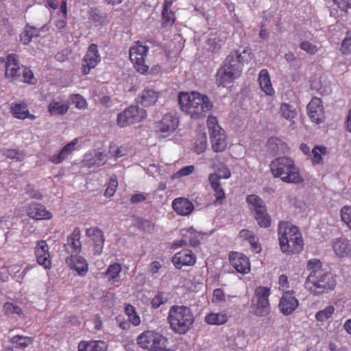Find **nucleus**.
I'll return each instance as SVG.
<instances>
[{
	"mask_svg": "<svg viewBox=\"0 0 351 351\" xmlns=\"http://www.w3.org/2000/svg\"><path fill=\"white\" fill-rule=\"evenodd\" d=\"M250 52L243 49L242 52L232 51L225 59L223 66L217 73V83L218 86H226V83L232 82L239 77L241 73L242 67L247 62Z\"/></svg>",
	"mask_w": 351,
	"mask_h": 351,
	"instance_id": "f257e3e1",
	"label": "nucleus"
},
{
	"mask_svg": "<svg viewBox=\"0 0 351 351\" xmlns=\"http://www.w3.org/2000/svg\"><path fill=\"white\" fill-rule=\"evenodd\" d=\"M178 104L180 108L194 119L205 117L206 113L213 108L208 97L197 92H191L190 94L180 93Z\"/></svg>",
	"mask_w": 351,
	"mask_h": 351,
	"instance_id": "f03ea898",
	"label": "nucleus"
},
{
	"mask_svg": "<svg viewBox=\"0 0 351 351\" xmlns=\"http://www.w3.org/2000/svg\"><path fill=\"white\" fill-rule=\"evenodd\" d=\"M167 321L174 332L184 335L193 328L195 317L189 307L173 305L169 308Z\"/></svg>",
	"mask_w": 351,
	"mask_h": 351,
	"instance_id": "7ed1b4c3",
	"label": "nucleus"
},
{
	"mask_svg": "<svg viewBox=\"0 0 351 351\" xmlns=\"http://www.w3.org/2000/svg\"><path fill=\"white\" fill-rule=\"evenodd\" d=\"M336 280L333 274L326 271L312 279H306L304 287L311 294L318 295L333 290L336 287Z\"/></svg>",
	"mask_w": 351,
	"mask_h": 351,
	"instance_id": "20e7f679",
	"label": "nucleus"
},
{
	"mask_svg": "<svg viewBox=\"0 0 351 351\" xmlns=\"http://www.w3.org/2000/svg\"><path fill=\"white\" fill-rule=\"evenodd\" d=\"M247 202L254 210V218L258 225L261 228H268L271 225V218L267 212L263 200L256 195H250L246 198Z\"/></svg>",
	"mask_w": 351,
	"mask_h": 351,
	"instance_id": "39448f33",
	"label": "nucleus"
},
{
	"mask_svg": "<svg viewBox=\"0 0 351 351\" xmlns=\"http://www.w3.org/2000/svg\"><path fill=\"white\" fill-rule=\"evenodd\" d=\"M137 343L143 348L148 350L161 348L165 346L167 339L163 335L154 331L147 330L140 335Z\"/></svg>",
	"mask_w": 351,
	"mask_h": 351,
	"instance_id": "423d86ee",
	"label": "nucleus"
},
{
	"mask_svg": "<svg viewBox=\"0 0 351 351\" xmlns=\"http://www.w3.org/2000/svg\"><path fill=\"white\" fill-rule=\"evenodd\" d=\"M270 290L265 287L260 286L255 290L257 302L252 305V312L258 316H265L269 313L268 297Z\"/></svg>",
	"mask_w": 351,
	"mask_h": 351,
	"instance_id": "0eeeda50",
	"label": "nucleus"
},
{
	"mask_svg": "<svg viewBox=\"0 0 351 351\" xmlns=\"http://www.w3.org/2000/svg\"><path fill=\"white\" fill-rule=\"evenodd\" d=\"M287 232V254H298L304 249L302 234L298 227L291 226Z\"/></svg>",
	"mask_w": 351,
	"mask_h": 351,
	"instance_id": "6e6552de",
	"label": "nucleus"
},
{
	"mask_svg": "<svg viewBox=\"0 0 351 351\" xmlns=\"http://www.w3.org/2000/svg\"><path fill=\"white\" fill-rule=\"evenodd\" d=\"M307 114L310 120L317 124L325 121V110L321 98L313 97L306 106Z\"/></svg>",
	"mask_w": 351,
	"mask_h": 351,
	"instance_id": "1a4fd4ad",
	"label": "nucleus"
},
{
	"mask_svg": "<svg viewBox=\"0 0 351 351\" xmlns=\"http://www.w3.org/2000/svg\"><path fill=\"white\" fill-rule=\"evenodd\" d=\"M178 125V121L170 114L163 116L162 119L156 125V131L164 134L163 136H168L176 130Z\"/></svg>",
	"mask_w": 351,
	"mask_h": 351,
	"instance_id": "9d476101",
	"label": "nucleus"
},
{
	"mask_svg": "<svg viewBox=\"0 0 351 351\" xmlns=\"http://www.w3.org/2000/svg\"><path fill=\"white\" fill-rule=\"evenodd\" d=\"M195 262L196 257L189 250H183L172 258V263L177 269H181L183 265H193Z\"/></svg>",
	"mask_w": 351,
	"mask_h": 351,
	"instance_id": "9b49d317",
	"label": "nucleus"
},
{
	"mask_svg": "<svg viewBox=\"0 0 351 351\" xmlns=\"http://www.w3.org/2000/svg\"><path fill=\"white\" fill-rule=\"evenodd\" d=\"M35 254L37 262L40 265H43L46 269L51 267V263L49 253V247L46 241L40 240L37 243Z\"/></svg>",
	"mask_w": 351,
	"mask_h": 351,
	"instance_id": "f8f14e48",
	"label": "nucleus"
},
{
	"mask_svg": "<svg viewBox=\"0 0 351 351\" xmlns=\"http://www.w3.org/2000/svg\"><path fill=\"white\" fill-rule=\"evenodd\" d=\"M27 214L36 220L49 219L52 217L51 213L47 211L43 204L37 202H34L29 206Z\"/></svg>",
	"mask_w": 351,
	"mask_h": 351,
	"instance_id": "ddd939ff",
	"label": "nucleus"
},
{
	"mask_svg": "<svg viewBox=\"0 0 351 351\" xmlns=\"http://www.w3.org/2000/svg\"><path fill=\"white\" fill-rule=\"evenodd\" d=\"M21 73L22 69L19 66V62L16 58V55H9L8 56V62L5 66V77L16 79L21 77Z\"/></svg>",
	"mask_w": 351,
	"mask_h": 351,
	"instance_id": "4468645a",
	"label": "nucleus"
},
{
	"mask_svg": "<svg viewBox=\"0 0 351 351\" xmlns=\"http://www.w3.org/2000/svg\"><path fill=\"white\" fill-rule=\"evenodd\" d=\"M66 263L80 276H84L88 271V264L82 256L71 255L66 258Z\"/></svg>",
	"mask_w": 351,
	"mask_h": 351,
	"instance_id": "2eb2a0df",
	"label": "nucleus"
},
{
	"mask_svg": "<svg viewBox=\"0 0 351 351\" xmlns=\"http://www.w3.org/2000/svg\"><path fill=\"white\" fill-rule=\"evenodd\" d=\"M230 261L235 269L241 274H246L250 269V263L245 256H240L238 253L230 255Z\"/></svg>",
	"mask_w": 351,
	"mask_h": 351,
	"instance_id": "dca6fc26",
	"label": "nucleus"
},
{
	"mask_svg": "<svg viewBox=\"0 0 351 351\" xmlns=\"http://www.w3.org/2000/svg\"><path fill=\"white\" fill-rule=\"evenodd\" d=\"M335 254L340 258L348 256L351 254V245L348 239L345 238L337 239L332 244Z\"/></svg>",
	"mask_w": 351,
	"mask_h": 351,
	"instance_id": "f3484780",
	"label": "nucleus"
},
{
	"mask_svg": "<svg viewBox=\"0 0 351 351\" xmlns=\"http://www.w3.org/2000/svg\"><path fill=\"white\" fill-rule=\"evenodd\" d=\"M172 206L173 210L180 215H188L194 209L193 203L184 197L175 199Z\"/></svg>",
	"mask_w": 351,
	"mask_h": 351,
	"instance_id": "a211bd4d",
	"label": "nucleus"
},
{
	"mask_svg": "<svg viewBox=\"0 0 351 351\" xmlns=\"http://www.w3.org/2000/svg\"><path fill=\"white\" fill-rule=\"evenodd\" d=\"M303 180L299 169L295 167L292 160L287 158V182L299 184L302 183Z\"/></svg>",
	"mask_w": 351,
	"mask_h": 351,
	"instance_id": "6ab92c4d",
	"label": "nucleus"
},
{
	"mask_svg": "<svg viewBox=\"0 0 351 351\" xmlns=\"http://www.w3.org/2000/svg\"><path fill=\"white\" fill-rule=\"evenodd\" d=\"M77 143V139H74L71 143L66 144L58 154H54L49 157V160L53 164H59L64 160L74 149L75 145Z\"/></svg>",
	"mask_w": 351,
	"mask_h": 351,
	"instance_id": "aec40b11",
	"label": "nucleus"
},
{
	"mask_svg": "<svg viewBox=\"0 0 351 351\" xmlns=\"http://www.w3.org/2000/svg\"><path fill=\"white\" fill-rule=\"evenodd\" d=\"M224 131L217 132L215 134H210L212 147L215 152H223L227 146V142Z\"/></svg>",
	"mask_w": 351,
	"mask_h": 351,
	"instance_id": "412c9836",
	"label": "nucleus"
},
{
	"mask_svg": "<svg viewBox=\"0 0 351 351\" xmlns=\"http://www.w3.org/2000/svg\"><path fill=\"white\" fill-rule=\"evenodd\" d=\"M306 270L309 272L306 279H312L326 272L322 268V263L317 258L310 259L306 265Z\"/></svg>",
	"mask_w": 351,
	"mask_h": 351,
	"instance_id": "4be33fe9",
	"label": "nucleus"
},
{
	"mask_svg": "<svg viewBox=\"0 0 351 351\" xmlns=\"http://www.w3.org/2000/svg\"><path fill=\"white\" fill-rule=\"evenodd\" d=\"M101 60V58L98 54L97 45L91 44L84 57V61L90 64V67H95Z\"/></svg>",
	"mask_w": 351,
	"mask_h": 351,
	"instance_id": "5701e85b",
	"label": "nucleus"
},
{
	"mask_svg": "<svg viewBox=\"0 0 351 351\" xmlns=\"http://www.w3.org/2000/svg\"><path fill=\"white\" fill-rule=\"evenodd\" d=\"M159 97V93L153 89L144 90L141 95V104L144 106H150L154 104Z\"/></svg>",
	"mask_w": 351,
	"mask_h": 351,
	"instance_id": "b1692460",
	"label": "nucleus"
},
{
	"mask_svg": "<svg viewBox=\"0 0 351 351\" xmlns=\"http://www.w3.org/2000/svg\"><path fill=\"white\" fill-rule=\"evenodd\" d=\"M259 84L261 90L267 95H271L274 90L271 87L270 77L266 69H262L259 73Z\"/></svg>",
	"mask_w": 351,
	"mask_h": 351,
	"instance_id": "393cba45",
	"label": "nucleus"
},
{
	"mask_svg": "<svg viewBox=\"0 0 351 351\" xmlns=\"http://www.w3.org/2000/svg\"><path fill=\"white\" fill-rule=\"evenodd\" d=\"M80 230L79 228H75L72 234L67 238V244H64V247L71 245L73 252L79 253L81 250Z\"/></svg>",
	"mask_w": 351,
	"mask_h": 351,
	"instance_id": "a878e982",
	"label": "nucleus"
},
{
	"mask_svg": "<svg viewBox=\"0 0 351 351\" xmlns=\"http://www.w3.org/2000/svg\"><path fill=\"white\" fill-rule=\"evenodd\" d=\"M26 27H29L31 29L35 30L36 32L34 34L33 32H31V30L25 29L21 35V40L23 42V44L27 45L29 44L32 38L34 36H38L40 31H47L49 29V27L47 24H45L40 29H37L36 27L34 26H30L28 24L26 25Z\"/></svg>",
	"mask_w": 351,
	"mask_h": 351,
	"instance_id": "bb28decb",
	"label": "nucleus"
},
{
	"mask_svg": "<svg viewBox=\"0 0 351 351\" xmlns=\"http://www.w3.org/2000/svg\"><path fill=\"white\" fill-rule=\"evenodd\" d=\"M123 112L128 117L129 119L132 121V124L141 121L144 117L143 114L145 113L143 109L134 106H131Z\"/></svg>",
	"mask_w": 351,
	"mask_h": 351,
	"instance_id": "cd10ccee",
	"label": "nucleus"
},
{
	"mask_svg": "<svg viewBox=\"0 0 351 351\" xmlns=\"http://www.w3.org/2000/svg\"><path fill=\"white\" fill-rule=\"evenodd\" d=\"M271 171L274 177H281L285 173V158H278L270 165Z\"/></svg>",
	"mask_w": 351,
	"mask_h": 351,
	"instance_id": "c85d7f7f",
	"label": "nucleus"
},
{
	"mask_svg": "<svg viewBox=\"0 0 351 351\" xmlns=\"http://www.w3.org/2000/svg\"><path fill=\"white\" fill-rule=\"evenodd\" d=\"M106 344L104 341H92L89 343H83L81 342L79 344L78 351H104Z\"/></svg>",
	"mask_w": 351,
	"mask_h": 351,
	"instance_id": "c756f323",
	"label": "nucleus"
},
{
	"mask_svg": "<svg viewBox=\"0 0 351 351\" xmlns=\"http://www.w3.org/2000/svg\"><path fill=\"white\" fill-rule=\"evenodd\" d=\"M227 320V315L223 313H210L205 318L206 323L212 325H221L226 323Z\"/></svg>",
	"mask_w": 351,
	"mask_h": 351,
	"instance_id": "7c9ffc66",
	"label": "nucleus"
},
{
	"mask_svg": "<svg viewBox=\"0 0 351 351\" xmlns=\"http://www.w3.org/2000/svg\"><path fill=\"white\" fill-rule=\"evenodd\" d=\"M94 245V254L99 255L102 253L104 243L105 241L103 231L100 229L99 232H97L95 236L92 238Z\"/></svg>",
	"mask_w": 351,
	"mask_h": 351,
	"instance_id": "2f4dec72",
	"label": "nucleus"
},
{
	"mask_svg": "<svg viewBox=\"0 0 351 351\" xmlns=\"http://www.w3.org/2000/svg\"><path fill=\"white\" fill-rule=\"evenodd\" d=\"M313 154L312 163L313 165L323 162L322 156L326 154V147L322 145H316L311 151Z\"/></svg>",
	"mask_w": 351,
	"mask_h": 351,
	"instance_id": "473e14b6",
	"label": "nucleus"
},
{
	"mask_svg": "<svg viewBox=\"0 0 351 351\" xmlns=\"http://www.w3.org/2000/svg\"><path fill=\"white\" fill-rule=\"evenodd\" d=\"M293 293V291H287V315L292 313L299 306V301Z\"/></svg>",
	"mask_w": 351,
	"mask_h": 351,
	"instance_id": "72a5a7b5",
	"label": "nucleus"
},
{
	"mask_svg": "<svg viewBox=\"0 0 351 351\" xmlns=\"http://www.w3.org/2000/svg\"><path fill=\"white\" fill-rule=\"evenodd\" d=\"M335 307L332 305L326 306L315 314V319L317 322H324L330 319L335 313Z\"/></svg>",
	"mask_w": 351,
	"mask_h": 351,
	"instance_id": "f704fd0d",
	"label": "nucleus"
},
{
	"mask_svg": "<svg viewBox=\"0 0 351 351\" xmlns=\"http://www.w3.org/2000/svg\"><path fill=\"white\" fill-rule=\"evenodd\" d=\"M12 112L14 117L20 119H24L29 115V111L26 110V106L20 104H16L12 108Z\"/></svg>",
	"mask_w": 351,
	"mask_h": 351,
	"instance_id": "c9c22d12",
	"label": "nucleus"
},
{
	"mask_svg": "<svg viewBox=\"0 0 351 351\" xmlns=\"http://www.w3.org/2000/svg\"><path fill=\"white\" fill-rule=\"evenodd\" d=\"M68 111V106L60 104L58 102L50 104L49 105V112L52 115H63Z\"/></svg>",
	"mask_w": 351,
	"mask_h": 351,
	"instance_id": "e433bc0d",
	"label": "nucleus"
},
{
	"mask_svg": "<svg viewBox=\"0 0 351 351\" xmlns=\"http://www.w3.org/2000/svg\"><path fill=\"white\" fill-rule=\"evenodd\" d=\"M285 275L282 274L279 276V289L282 291V295L279 304V308L283 315H285Z\"/></svg>",
	"mask_w": 351,
	"mask_h": 351,
	"instance_id": "4c0bfd02",
	"label": "nucleus"
},
{
	"mask_svg": "<svg viewBox=\"0 0 351 351\" xmlns=\"http://www.w3.org/2000/svg\"><path fill=\"white\" fill-rule=\"evenodd\" d=\"M207 147V138L204 133L200 134L197 138L195 146V152L199 154L203 153Z\"/></svg>",
	"mask_w": 351,
	"mask_h": 351,
	"instance_id": "58836bf2",
	"label": "nucleus"
},
{
	"mask_svg": "<svg viewBox=\"0 0 351 351\" xmlns=\"http://www.w3.org/2000/svg\"><path fill=\"white\" fill-rule=\"evenodd\" d=\"M11 342L16 343L18 348H25L32 343V339L28 337L16 335L11 339Z\"/></svg>",
	"mask_w": 351,
	"mask_h": 351,
	"instance_id": "ea45409f",
	"label": "nucleus"
},
{
	"mask_svg": "<svg viewBox=\"0 0 351 351\" xmlns=\"http://www.w3.org/2000/svg\"><path fill=\"white\" fill-rule=\"evenodd\" d=\"M207 124L210 131V134H215L223 130L218 124V121L215 117L209 116L207 120Z\"/></svg>",
	"mask_w": 351,
	"mask_h": 351,
	"instance_id": "a19ab883",
	"label": "nucleus"
},
{
	"mask_svg": "<svg viewBox=\"0 0 351 351\" xmlns=\"http://www.w3.org/2000/svg\"><path fill=\"white\" fill-rule=\"evenodd\" d=\"M340 214L342 221L351 229V206H344Z\"/></svg>",
	"mask_w": 351,
	"mask_h": 351,
	"instance_id": "79ce46f5",
	"label": "nucleus"
},
{
	"mask_svg": "<svg viewBox=\"0 0 351 351\" xmlns=\"http://www.w3.org/2000/svg\"><path fill=\"white\" fill-rule=\"evenodd\" d=\"M279 244L283 253L285 252V221H281L278 225Z\"/></svg>",
	"mask_w": 351,
	"mask_h": 351,
	"instance_id": "37998d69",
	"label": "nucleus"
},
{
	"mask_svg": "<svg viewBox=\"0 0 351 351\" xmlns=\"http://www.w3.org/2000/svg\"><path fill=\"white\" fill-rule=\"evenodd\" d=\"M334 4L343 12L348 14L351 9V0H333Z\"/></svg>",
	"mask_w": 351,
	"mask_h": 351,
	"instance_id": "c03bdc74",
	"label": "nucleus"
},
{
	"mask_svg": "<svg viewBox=\"0 0 351 351\" xmlns=\"http://www.w3.org/2000/svg\"><path fill=\"white\" fill-rule=\"evenodd\" d=\"M167 298L164 295L163 292H158L157 295L152 300V307L154 308H158L161 304L167 302Z\"/></svg>",
	"mask_w": 351,
	"mask_h": 351,
	"instance_id": "a18cd8bd",
	"label": "nucleus"
},
{
	"mask_svg": "<svg viewBox=\"0 0 351 351\" xmlns=\"http://www.w3.org/2000/svg\"><path fill=\"white\" fill-rule=\"evenodd\" d=\"M162 25L163 27H168L169 25H171L175 21L174 18V13L171 11L168 10L167 12L162 11Z\"/></svg>",
	"mask_w": 351,
	"mask_h": 351,
	"instance_id": "49530a36",
	"label": "nucleus"
},
{
	"mask_svg": "<svg viewBox=\"0 0 351 351\" xmlns=\"http://www.w3.org/2000/svg\"><path fill=\"white\" fill-rule=\"evenodd\" d=\"M214 190L215 192V196L216 197L214 204L215 206L221 205L223 203V199H226L223 189L221 186H219V188H214Z\"/></svg>",
	"mask_w": 351,
	"mask_h": 351,
	"instance_id": "de8ad7c7",
	"label": "nucleus"
},
{
	"mask_svg": "<svg viewBox=\"0 0 351 351\" xmlns=\"http://www.w3.org/2000/svg\"><path fill=\"white\" fill-rule=\"evenodd\" d=\"M23 77V82L31 84H34L36 82L33 73L31 70L23 68L22 69V73Z\"/></svg>",
	"mask_w": 351,
	"mask_h": 351,
	"instance_id": "09e8293b",
	"label": "nucleus"
},
{
	"mask_svg": "<svg viewBox=\"0 0 351 351\" xmlns=\"http://www.w3.org/2000/svg\"><path fill=\"white\" fill-rule=\"evenodd\" d=\"M300 48L311 55H313L317 51V46L308 41L302 42Z\"/></svg>",
	"mask_w": 351,
	"mask_h": 351,
	"instance_id": "8fccbe9b",
	"label": "nucleus"
},
{
	"mask_svg": "<svg viewBox=\"0 0 351 351\" xmlns=\"http://www.w3.org/2000/svg\"><path fill=\"white\" fill-rule=\"evenodd\" d=\"M71 101L76 108L82 109L86 106V101L80 95H73L71 97Z\"/></svg>",
	"mask_w": 351,
	"mask_h": 351,
	"instance_id": "3c124183",
	"label": "nucleus"
},
{
	"mask_svg": "<svg viewBox=\"0 0 351 351\" xmlns=\"http://www.w3.org/2000/svg\"><path fill=\"white\" fill-rule=\"evenodd\" d=\"M121 270L120 264L114 263L109 266L107 269L106 274H108L110 278H115Z\"/></svg>",
	"mask_w": 351,
	"mask_h": 351,
	"instance_id": "603ef678",
	"label": "nucleus"
},
{
	"mask_svg": "<svg viewBox=\"0 0 351 351\" xmlns=\"http://www.w3.org/2000/svg\"><path fill=\"white\" fill-rule=\"evenodd\" d=\"M3 155L11 159H16L18 161H21L23 158V155L16 149H8L4 153Z\"/></svg>",
	"mask_w": 351,
	"mask_h": 351,
	"instance_id": "864d4df0",
	"label": "nucleus"
},
{
	"mask_svg": "<svg viewBox=\"0 0 351 351\" xmlns=\"http://www.w3.org/2000/svg\"><path fill=\"white\" fill-rule=\"evenodd\" d=\"M117 124L121 127H125L132 125V121L129 119L128 117L124 112L119 113L117 116Z\"/></svg>",
	"mask_w": 351,
	"mask_h": 351,
	"instance_id": "5fc2aeb1",
	"label": "nucleus"
},
{
	"mask_svg": "<svg viewBox=\"0 0 351 351\" xmlns=\"http://www.w3.org/2000/svg\"><path fill=\"white\" fill-rule=\"evenodd\" d=\"M26 192L32 198H35L37 199H41L43 195L42 194L38 191L36 190L31 184H27L26 186Z\"/></svg>",
	"mask_w": 351,
	"mask_h": 351,
	"instance_id": "6e6d98bb",
	"label": "nucleus"
},
{
	"mask_svg": "<svg viewBox=\"0 0 351 351\" xmlns=\"http://www.w3.org/2000/svg\"><path fill=\"white\" fill-rule=\"evenodd\" d=\"M219 39L217 38H210L207 40V43L209 45V49L212 51H217L221 48V44L219 43Z\"/></svg>",
	"mask_w": 351,
	"mask_h": 351,
	"instance_id": "4d7b16f0",
	"label": "nucleus"
},
{
	"mask_svg": "<svg viewBox=\"0 0 351 351\" xmlns=\"http://www.w3.org/2000/svg\"><path fill=\"white\" fill-rule=\"evenodd\" d=\"M258 241V239L256 238L255 235H250L248 237V241L250 242L252 248L256 251V253H260L261 252V247Z\"/></svg>",
	"mask_w": 351,
	"mask_h": 351,
	"instance_id": "13d9d810",
	"label": "nucleus"
},
{
	"mask_svg": "<svg viewBox=\"0 0 351 351\" xmlns=\"http://www.w3.org/2000/svg\"><path fill=\"white\" fill-rule=\"evenodd\" d=\"M136 69L138 72L143 74L148 70V66L144 64V60L137 58L135 64Z\"/></svg>",
	"mask_w": 351,
	"mask_h": 351,
	"instance_id": "bf43d9fd",
	"label": "nucleus"
},
{
	"mask_svg": "<svg viewBox=\"0 0 351 351\" xmlns=\"http://www.w3.org/2000/svg\"><path fill=\"white\" fill-rule=\"evenodd\" d=\"M195 170V167L193 165H189L182 167L181 169H180L177 174L180 176H186L191 174Z\"/></svg>",
	"mask_w": 351,
	"mask_h": 351,
	"instance_id": "052dcab7",
	"label": "nucleus"
},
{
	"mask_svg": "<svg viewBox=\"0 0 351 351\" xmlns=\"http://www.w3.org/2000/svg\"><path fill=\"white\" fill-rule=\"evenodd\" d=\"M213 300L216 302H225L226 298L225 294L221 289H215L213 291Z\"/></svg>",
	"mask_w": 351,
	"mask_h": 351,
	"instance_id": "680f3d73",
	"label": "nucleus"
},
{
	"mask_svg": "<svg viewBox=\"0 0 351 351\" xmlns=\"http://www.w3.org/2000/svg\"><path fill=\"white\" fill-rule=\"evenodd\" d=\"M298 116V112L295 108H293L290 105L287 104V119L291 121V124L294 123L293 119Z\"/></svg>",
	"mask_w": 351,
	"mask_h": 351,
	"instance_id": "e2e57ef3",
	"label": "nucleus"
},
{
	"mask_svg": "<svg viewBox=\"0 0 351 351\" xmlns=\"http://www.w3.org/2000/svg\"><path fill=\"white\" fill-rule=\"evenodd\" d=\"M106 161V155L103 154L101 152L95 154L93 162L94 164H96L97 166H101L104 165Z\"/></svg>",
	"mask_w": 351,
	"mask_h": 351,
	"instance_id": "0e129e2a",
	"label": "nucleus"
},
{
	"mask_svg": "<svg viewBox=\"0 0 351 351\" xmlns=\"http://www.w3.org/2000/svg\"><path fill=\"white\" fill-rule=\"evenodd\" d=\"M208 180L210 182V184L212 187L214 188H219V186H221L220 182H219V178L217 175V173H211L209 175Z\"/></svg>",
	"mask_w": 351,
	"mask_h": 351,
	"instance_id": "69168bd1",
	"label": "nucleus"
},
{
	"mask_svg": "<svg viewBox=\"0 0 351 351\" xmlns=\"http://www.w3.org/2000/svg\"><path fill=\"white\" fill-rule=\"evenodd\" d=\"M234 345L239 349H243L246 346V341L243 336H237L234 338Z\"/></svg>",
	"mask_w": 351,
	"mask_h": 351,
	"instance_id": "338daca9",
	"label": "nucleus"
},
{
	"mask_svg": "<svg viewBox=\"0 0 351 351\" xmlns=\"http://www.w3.org/2000/svg\"><path fill=\"white\" fill-rule=\"evenodd\" d=\"M290 203L292 204L295 208H298L300 209H305L306 204L302 199L295 198L290 201Z\"/></svg>",
	"mask_w": 351,
	"mask_h": 351,
	"instance_id": "774afa93",
	"label": "nucleus"
}]
</instances>
